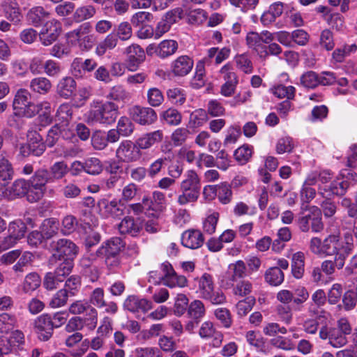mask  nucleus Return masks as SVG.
Returning a JSON list of instances; mask_svg holds the SVG:
<instances>
[{
	"label": "nucleus",
	"mask_w": 357,
	"mask_h": 357,
	"mask_svg": "<svg viewBox=\"0 0 357 357\" xmlns=\"http://www.w3.org/2000/svg\"><path fill=\"white\" fill-rule=\"evenodd\" d=\"M119 107L111 101H93L87 113L88 123L109 125L118 116Z\"/></svg>",
	"instance_id": "nucleus-1"
},
{
	"label": "nucleus",
	"mask_w": 357,
	"mask_h": 357,
	"mask_svg": "<svg viewBox=\"0 0 357 357\" xmlns=\"http://www.w3.org/2000/svg\"><path fill=\"white\" fill-rule=\"evenodd\" d=\"M201 180L195 170H189L180 185L181 194L178 197V203L185 205L197 201L201 192Z\"/></svg>",
	"instance_id": "nucleus-2"
},
{
	"label": "nucleus",
	"mask_w": 357,
	"mask_h": 357,
	"mask_svg": "<svg viewBox=\"0 0 357 357\" xmlns=\"http://www.w3.org/2000/svg\"><path fill=\"white\" fill-rule=\"evenodd\" d=\"M13 109L16 116L31 118L42 110V105L33 102L30 93L26 89H20L15 95Z\"/></svg>",
	"instance_id": "nucleus-3"
},
{
	"label": "nucleus",
	"mask_w": 357,
	"mask_h": 357,
	"mask_svg": "<svg viewBox=\"0 0 357 357\" xmlns=\"http://www.w3.org/2000/svg\"><path fill=\"white\" fill-rule=\"evenodd\" d=\"M29 182L33 190L29 192V202L32 203L42 199L46 190V184L52 183L48 169L45 168H39L34 172L33 175L29 179Z\"/></svg>",
	"instance_id": "nucleus-4"
},
{
	"label": "nucleus",
	"mask_w": 357,
	"mask_h": 357,
	"mask_svg": "<svg viewBox=\"0 0 357 357\" xmlns=\"http://www.w3.org/2000/svg\"><path fill=\"white\" fill-rule=\"evenodd\" d=\"M52 249V258L61 261L64 259L74 260L79 252L78 246L70 239L59 238L51 243Z\"/></svg>",
	"instance_id": "nucleus-5"
},
{
	"label": "nucleus",
	"mask_w": 357,
	"mask_h": 357,
	"mask_svg": "<svg viewBox=\"0 0 357 357\" xmlns=\"http://www.w3.org/2000/svg\"><path fill=\"white\" fill-rule=\"evenodd\" d=\"M69 312L74 315L83 314L82 318L86 319V326L93 330L97 326L98 311L85 300H78L70 305Z\"/></svg>",
	"instance_id": "nucleus-6"
},
{
	"label": "nucleus",
	"mask_w": 357,
	"mask_h": 357,
	"mask_svg": "<svg viewBox=\"0 0 357 357\" xmlns=\"http://www.w3.org/2000/svg\"><path fill=\"white\" fill-rule=\"evenodd\" d=\"M296 222L303 232H308L310 229L314 232H321L324 229L321 210L317 206L310 207L308 213L299 217Z\"/></svg>",
	"instance_id": "nucleus-7"
},
{
	"label": "nucleus",
	"mask_w": 357,
	"mask_h": 357,
	"mask_svg": "<svg viewBox=\"0 0 357 357\" xmlns=\"http://www.w3.org/2000/svg\"><path fill=\"white\" fill-rule=\"evenodd\" d=\"M160 269L162 275L159 277L160 281H162L163 284L170 288L176 286L183 287L187 284V279L183 275H178L174 270L172 264L165 261L160 265Z\"/></svg>",
	"instance_id": "nucleus-8"
},
{
	"label": "nucleus",
	"mask_w": 357,
	"mask_h": 357,
	"mask_svg": "<svg viewBox=\"0 0 357 357\" xmlns=\"http://www.w3.org/2000/svg\"><path fill=\"white\" fill-rule=\"evenodd\" d=\"M61 32V23L56 20H50L43 25L38 33L39 40L44 46H50L57 40Z\"/></svg>",
	"instance_id": "nucleus-9"
},
{
	"label": "nucleus",
	"mask_w": 357,
	"mask_h": 357,
	"mask_svg": "<svg viewBox=\"0 0 357 357\" xmlns=\"http://www.w3.org/2000/svg\"><path fill=\"white\" fill-rule=\"evenodd\" d=\"M116 156L125 162L138 160L141 157L139 148L130 140H123L116 151Z\"/></svg>",
	"instance_id": "nucleus-10"
},
{
	"label": "nucleus",
	"mask_w": 357,
	"mask_h": 357,
	"mask_svg": "<svg viewBox=\"0 0 357 357\" xmlns=\"http://www.w3.org/2000/svg\"><path fill=\"white\" fill-rule=\"evenodd\" d=\"M54 326L52 317L48 314H43L34 321V330L41 341H47L52 336Z\"/></svg>",
	"instance_id": "nucleus-11"
},
{
	"label": "nucleus",
	"mask_w": 357,
	"mask_h": 357,
	"mask_svg": "<svg viewBox=\"0 0 357 357\" xmlns=\"http://www.w3.org/2000/svg\"><path fill=\"white\" fill-rule=\"evenodd\" d=\"M319 335L321 340H328V343L335 348L343 347L347 343V336L334 328L322 326L319 330Z\"/></svg>",
	"instance_id": "nucleus-12"
},
{
	"label": "nucleus",
	"mask_w": 357,
	"mask_h": 357,
	"mask_svg": "<svg viewBox=\"0 0 357 357\" xmlns=\"http://www.w3.org/2000/svg\"><path fill=\"white\" fill-rule=\"evenodd\" d=\"M127 56L126 65L129 70L135 71L139 65L144 60V50L137 44H132L126 49Z\"/></svg>",
	"instance_id": "nucleus-13"
},
{
	"label": "nucleus",
	"mask_w": 357,
	"mask_h": 357,
	"mask_svg": "<svg viewBox=\"0 0 357 357\" xmlns=\"http://www.w3.org/2000/svg\"><path fill=\"white\" fill-rule=\"evenodd\" d=\"M133 120L140 125H151L157 119L155 110L151 107L135 106L132 109Z\"/></svg>",
	"instance_id": "nucleus-14"
},
{
	"label": "nucleus",
	"mask_w": 357,
	"mask_h": 357,
	"mask_svg": "<svg viewBox=\"0 0 357 357\" xmlns=\"http://www.w3.org/2000/svg\"><path fill=\"white\" fill-rule=\"evenodd\" d=\"M98 64L93 59H86L82 61L80 58H76L71 64V72L73 76L81 78L84 77L86 73L93 71Z\"/></svg>",
	"instance_id": "nucleus-15"
},
{
	"label": "nucleus",
	"mask_w": 357,
	"mask_h": 357,
	"mask_svg": "<svg viewBox=\"0 0 357 357\" xmlns=\"http://www.w3.org/2000/svg\"><path fill=\"white\" fill-rule=\"evenodd\" d=\"M98 206L100 211L104 210V212L107 216L119 218L124 214L126 206L121 202L111 201L106 199H102L98 201Z\"/></svg>",
	"instance_id": "nucleus-16"
},
{
	"label": "nucleus",
	"mask_w": 357,
	"mask_h": 357,
	"mask_svg": "<svg viewBox=\"0 0 357 357\" xmlns=\"http://www.w3.org/2000/svg\"><path fill=\"white\" fill-rule=\"evenodd\" d=\"M33 191L29 180L17 179L12 185L6 189V195L10 199L26 195L29 200V192Z\"/></svg>",
	"instance_id": "nucleus-17"
},
{
	"label": "nucleus",
	"mask_w": 357,
	"mask_h": 357,
	"mask_svg": "<svg viewBox=\"0 0 357 357\" xmlns=\"http://www.w3.org/2000/svg\"><path fill=\"white\" fill-rule=\"evenodd\" d=\"M340 246V236L338 234H330L323 240L322 255L335 257L342 255ZM343 255L345 257V254Z\"/></svg>",
	"instance_id": "nucleus-18"
},
{
	"label": "nucleus",
	"mask_w": 357,
	"mask_h": 357,
	"mask_svg": "<svg viewBox=\"0 0 357 357\" xmlns=\"http://www.w3.org/2000/svg\"><path fill=\"white\" fill-rule=\"evenodd\" d=\"M142 229L141 222L132 217L126 216L119 225V230L121 234H130L136 236Z\"/></svg>",
	"instance_id": "nucleus-19"
},
{
	"label": "nucleus",
	"mask_w": 357,
	"mask_h": 357,
	"mask_svg": "<svg viewBox=\"0 0 357 357\" xmlns=\"http://www.w3.org/2000/svg\"><path fill=\"white\" fill-rule=\"evenodd\" d=\"M181 241L185 247L197 249L203 245L204 237L198 230H187L183 234Z\"/></svg>",
	"instance_id": "nucleus-20"
},
{
	"label": "nucleus",
	"mask_w": 357,
	"mask_h": 357,
	"mask_svg": "<svg viewBox=\"0 0 357 357\" xmlns=\"http://www.w3.org/2000/svg\"><path fill=\"white\" fill-rule=\"evenodd\" d=\"M123 248V243L120 238H112L107 241L105 246H102L96 251V255L98 256L120 255Z\"/></svg>",
	"instance_id": "nucleus-21"
},
{
	"label": "nucleus",
	"mask_w": 357,
	"mask_h": 357,
	"mask_svg": "<svg viewBox=\"0 0 357 357\" xmlns=\"http://www.w3.org/2000/svg\"><path fill=\"white\" fill-rule=\"evenodd\" d=\"M194 63L188 56H181L172 64V72L176 76H185L192 70Z\"/></svg>",
	"instance_id": "nucleus-22"
},
{
	"label": "nucleus",
	"mask_w": 357,
	"mask_h": 357,
	"mask_svg": "<svg viewBox=\"0 0 357 357\" xmlns=\"http://www.w3.org/2000/svg\"><path fill=\"white\" fill-rule=\"evenodd\" d=\"M345 257L343 255H337L333 259L324 260L321 264L322 271L327 275L333 274L335 268L342 269L345 264Z\"/></svg>",
	"instance_id": "nucleus-23"
},
{
	"label": "nucleus",
	"mask_w": 357,
	"mask_h": 357,
	"mask_svg": "<svg viewBox=\"0 0 357 357\" xmlns=\"http://www.w3.org/2000/svg\"><path fill=\"white\" fill-rule=\"evenodd\" d=\"M199 335L202 338L213 337V344L215 347L220 346L222 335L220 332L217 331L213 327V323L210 321L204 322L199 330Z\"/></svg>",
	"instance_id": "nucleus-24"
},
{
	"label": "nucleus",
	"mask_w": 357,
	"mask_h": 357,
	"mask_svg": "<svg viewBox=\"0 0 357 357\" xmlns=\"http://www.w3.org/2000/svg\"><path fill=\"white\" fill-rule=\"evenodd\" d=\"M76 89V82L71 77L61 79L57 85V93L62 98H69Z\"/></svg>",
	"instance_id": "nucleus-25"
},
{
	"label": "nucleus",
	"mask_w": 357,
	"mask_h": 357,
	"mask_svg": "<svg viewBox=\"0 0 357 357\" xmlns=\"http://www.w3.org/2000/svg\"><path fill=\"white\" fill-rule=\"evenodd\" d=\"M123 306L128 310L133 312L139 310L147 311L151 308V303L146 299H139L135 296H130L124 301Z\"/></svg>",
	"instance_id": "nucleus-26"
},
{
	"label": "nucleus",
	"mask_w": 357,
	"mask_h": 357,
	"mask_svg": "<svg viewBox=\"0 0 357 357\" xmlns=\"http://www.w3.org/2000/svg\"><path fill=\"white\" fill-rule=\"evenodd\" d=\"M59 222L55 218H47L43 220L39 229L45 240L56 236L59 231Z\"/></svg>",
	"instance_id": "nucleus-27"
},
{
	"label": "nucleus",
	"mask_w": 357,
	"mask_h": 357,
	"mask_svg": "<svg viewBox=\"0 0 357 357\" xmlns=\"http://www.w3.org/2000/svg\"><path fill=\"white\" fill-rule=\"evenodd\" d=\"M305 272V255L302 252L294 253L291 259V273L296 279L303 277Z\"/></svg>",
	"instance_id": "nucleus-28"
},
{
	"label": "nucleus",
	"mask_w": 357,
	"mask_h": 357,
	"mask_svg": "<svg viewBox=\"0 0 357 357\" xmlns=\"http://www.w3.org/2000/svg\"><path fill=\"white\" fill-rule=\"evenodd\" d=\"M162 139V132L157 130L150 132L144 137L138 139L136 142L137 146L140 149H146L154 145L155 143L161 142Z\"/></svg>",
	"instance_id": "nucleus-29"
},
{
	"label": "nucleus",
	"mask_w": 357,
	"mask_h": 357,
	"mask_svg": "<svg viewBox=\"0 0 357 357\" xmlns=\"http://www.w3.org/2000/svg\"><path fill=\"white\" fill-rule=\"evenodd\" d=\"M151 203L152 208L149 210L148 215L158 218L165 204V195L161 192L155 191L153 193Z\"/></svg>",
	"instance_id": "nucleus-30"
},
{
	"label": "nucleus",
	"mask_w": 357,
	"mask_h": 357,
	"mask_svg": "<svg viewBox=\"0 0 357 357\" xmlns=\"http://www.w3.org/2000/svg\"><path fill=\"white\" fill-rule=\"evenodd\" d=\"M68 172V167L64 161L54 162L48 169L52 182L63 178Z\"/></svg>",
	"instance_id": "nucleus-31"
},
{
	"label": "nucleus",
	"mask_w": 357,
	"mask_h": 357,
	"mask_svg": "<svg viewBox=\"0 0 357 357\" xmlns=\"http://www.w3.org/2000/svg\"><path fill=\"white\" fill-rule=\"evenodd\" d=\"M49 16V13L42 6H36L27 13L28 20L35 26H39Z\"/></svg>",
	"instance_id": "nucleus-32"
},
{
	"label": "nucleus",
	"mask_w": 357,
	"mask_h": 357,
	"mask_svg": "<svg viewBox=\"0 0 357 357\" xmlns=\"http://www.w3.org/2000/svg\"><path fill=\"white\" fill-rule=\"evenodd\" d=\"M118 38L114 33L108 34L102 41L97 45L96 53L98 56H102L107 50L114 49L118 43Z\"/></svg>",
	"instance_id": "nucleus-33"
},
{
	"label": "nucleus",
	"mask_w": 357,
	"mask_h": 357,
	"mask_svg": "<svg viewBox=\"0 0 357 357\" xmlns=\"http://www.w3.org/2000/svg\"><path fill=\"white\" fill-rule=\"evenodd\" d=\"M13 169L11 163L4 157L0 158V185H6L13 176Z\"/></svg>",
	"instance_id": "nucleus-34"
},
{
	"label": "nucleus",
	"mask_w": 357,
	"mask_h": 357,
	"mask_svg": "<svg viewBox=\"0 0 357 357\" xmlns=\"http://www.w3.org/2000/svg\"><path fill=\"white\" fill-rule=\"evenodd\" d=\"M96 13V10L93 6H84L75 10L73 18L75 22L79 23L93 17Z\"/></svg>",
	"instance_id": "nucleus-35"
},
{
	"label": "nucleus",
	"mask_w": 357,
	"mask_h": 357,
	"mask_svg": "<svg viewBox=\"0 0 357 357\" xmlns=\"http://www.w3.org/2000/svg\"><path fill=\"white\" fill-rule=\"evenodd\" d=\"M284 278V273L278 267L270 268L265 273L266 281L273 286H278L282 284Z\"/></svg>",
	"instance_id": "nucleus-36"
},
{
	"label": "nucleus",
	"mask_w": 357,
	"mask_h": 357,
	"mask_svg": "<svg viewBox=\"0 0 357 357\" xmlns=\"http://www.w3.org/2000/svg\"><path fill=\"white\" fill-rule=\"evenodd\" d=\"M178 48V43L173 40H165L158 45V56L161 58L173 54Z\"/></svg>",
	"instance_id": "nucleus-37"
},
{
	"label": "nucleus",
	"mask_w": 357,
	"mask_h": 357,
	"mask_svg": "<svg viewBox=\"0 0 357 357\" xmlns=\"http://www.w3.org/2000/svg\"><path fill=\"white\" fill-rule=\"evenodd\" d=\"M30 87L35 92L46 93L52 88V84L47 78L40 77L31 80Z\"/></svg>",
	"instance_id": "nucleus-38"
},
{
	"label": "nucleus",
	"mask_w": 357,
	"mask_h": 357,
	"mask_svg": "<svg viewBox=\"0 0 357 357\" xmlns=\"http://www.w3.org/2000/svg\"><path fill=\"white\" fill-rule=\"evenodd\" d=\"M16 322L17 320L14 315L6 312L0 314V332L7 333L13 329Z\"/></svg>",
	"instance_id": "nucleus-39"
},
{
	"label": "nucleus",
	"mask_w": 357,
	"mask_h": 357,
	"mask_svg": "<svg viewBox=\"0 0 357 357\" xmlns=\"http://www.w3.org/2000/svg\"><path fill=\"white\" fill-rule=\"evenodd\" d=\"M91 142L94 149L98 151L105 149L107 146L106 132L101 130H96L91 135Z\"/></svg>",
	"instance_id": "nucleus-40"
},
{
	"label": "nucleus",
	"mask_w": 357,
	"mask_h": 357,
	"mask_svg": "<svg viewBox=\"0 0 357 357\" xmlns=\"http://www.w3.org/2000/svg\"><path fill=\"white\" fill-rule=\"evenodd\" d=\"M85 172L91 175L99 174L102 171L101 161L94 157L87 158L84 162Z\"/></svg>",
	"instance_id": "nucleus-41"
},
{
	"label": "nucleus",
	"mask_w": 357,
	"mask_h": 357,
	"mask_svg": "<svg viewBox=\"0 0 357 357\" xmlns=\"http://www.w3.org/2000/svg\"><path fill=\"white\" fill-rule=\"evenodd\" d=\"M199 288L202 296H208L213 290V282L212 276L208 273H204L198 279Z\"/></svg>",
	"instance_id": "nucleus-42"
},
{
	"label": "nucleus",
	"mask_w": 357,
	"mask_h": 357,
	"mask_svg": "<svg viewBox=\"0 0 357 357\" xmlns=\"http://www.w3.org/2000/svg\"><path fill=\"white\" fill-rule=\"evenodd\" d=\"M69 296L67 289H61L54 295L49 305L52 308L62 307L66 304Z\"/></svg>",
	"instance_id": "nucleus-43"
},
{
	"label": "nucleus",
	"mask_w": 357,
	"mask_h": 357,
	"mask_svg": "<svg viewBox=\"0 0 357 357\" xmlns=\"http://www.w3.org/2000/svg\"><path fill=\"white\" fill-rule=\"evenodd\" d=\"M164 121L170 126H178L182 119L181 114L174 108H169L162 114Z\"/></svg>",
	"instance_id": "nucleus-44"
},
{
	"label": "nucleus",
	"mask_w": 357,
	"mask_h": 357,
	"mask_svg": "<svg viewBox=\"0 0 357 357\" xmlns=\"http://www.w3.org/2000/svg\"><path fill=\"white\" fill-rule=\"evenodd\" d=\"M208 121V114L206 110L199 109L195 110L190 116L189 124L192 127H199Z\"/></svg>",
	"instance_id": "nucleus-45"
},
{
	"label": "nucleus",
	"mask_w": 357,
	"mask_h": 357,
	"mask_svg": "<svg viewBox=\"0 0 357 357\" xmlns=\"http://www.w3.org/2000/svg\"><path fill=\"white\" fill-rule=\"evenodd\" d=\"M164 100L162 91L155 87L151 88L147 91V101L152 107H159Z\"/></svg>",
	"instance_id": "nucleus-46"
},
{
	"label": "nucleus",
	"mask_w": 357,
	"mask_h": 357,
	"mask_svg": "<svg viewBox=\"0 0 357 357\" xmlns=\"http://www.w3.org/2000/svg\"><path fill=\"white\" fill-rule=\"evenodd\" d=\"M255 304V298L253 296H248L240 301L236 304L237 313L240 317L245 316Z\"/></svg>",
	"instance_id": "nucleus-47"
},
{
	"label": "nucleus",
	"mask_w": 357,
	"mask_h": 357,
	"mask_svg": "<svg viewBox=\"0 0 357 357\" xmlns=\"http://www.w3.org/2000/svg\"><path fill=\"white\" fill-rule=\"evenodd\" d=\"M86 326V319L79 316L70 318L66 325L65 330L68 333L77 332L81 331L84 326Z\"/></svg>",
	"instance_id": "nucleus-48"
},
{
	"label": "nucleus",
	"mask_w": 357,
	"mask_h": 357,
	"mask_svg": "<svg viewBox=\"0 0 357 357\" xmlns=\"http://www.w3.org/2000/svg\"><path fill=\"white\" fill-rule=\"evenodd\" d=\"M188 314L193 319H199L205 313L204 305L200 301L196 300L192 302L188 307Z\"/></svg>",
	"instance_id": "nucleus-49"
},
{
	"label": "nucleus",
	"mask_w": 357,
	"mask_h": 357,
	"mask_svg": "<svg viewBox=\"0 0 357 357\" xmlns=\"http://www.w3.org/2000/svg\"><path fill=\"white\" fill-rule=\"evenodd\" d=\"M105 293L102 288H96L89 296V304L96 306L98 308H102L105 305V301L104 298Z\"/></svg>",
	"instance_id": "nucleus-50"
},
{
	"label": "nucleus",
	"mask_w": 357,
	"mask_h": 357,
	"mask_svg": "<svg viewBox=\"0 0 357 357\" xmlns=\"http://www.w3.org/2000/svg\"><path fill=\"white\" fill-rule=\"evenodd\" d=\"M349 187V183L347 181H340L339 179L335 180L331 182L329 185V191L331 192L333 195L337 196H342L344 195L347 190Z\"/></svg>",
	"instance_id": "nucleus-51"
},
{
	"label": "nucleus",
	"mask_w": 357,
	"mask_h": 357,
	"mask_svg": "<svg viewBox=\"0 0 357 357\" xmlns=\"http://www.w3.org/2000/svg\"><path fill=\"white\" fill-rule=\"evenodd\" d=\"M116 130L123 137L130 135L134 130V125L127 117H121L118 122Z\"/></svg>",
	"instance_id": "nucleus-52"
},
{
	"label": "nucleus",
	"mask_w": 357,
	"mask_h": 357,
	"mask_svg": "<svg viewBox=\"0 0 357 357\" xmlns=\"http://www.w3.org/2000/svg\"><path fill=\"white\" fill-rule=\"evenodd\" d=\"M167 98L174 104L182 105L185 101V94L179 88H172L167 91Z\"/></svg>",
	"instance_id": "nucleus-53"
},
{
	"label": "nucleus",
	"mask_w": 357,
	"mask_h": 357,
	"mask_svg": "<svg viewBox=\"0 0 357 357\" xmlns=\"http://www.w3.org/2000/svg\"><path fill=\"white\" fill-rule=\"evenodd\" d=\"M41 283L38 274L31 273L28 274L24 279V289L25 291H30L36 289Z\"/></svg>",
	"instance_id": "nucleus-54"
},
{
	"label": "nucleus",
	"mask_w": 357,
	"mask_h": 357,
	"mask_svg": "<svg viewBox=\"0 0 357 357\" xmlns=\"http://www.w3.org/2000/svg\"><path fill=\"white\" fill-rule=\"evenodd\" d=\"M26 231V226L22 220H15L9 224L8 232L20 239Z\"/></svg>",
	"instance_id": "nucleus-55"
},
{
	"label": "nucleus",
	"mask_w": 357,
	"mask_h": 357,
	"mask_svg": "<svg viewBox=\"0 0 357 357\" xmlns=\"http://www.w3.org/2000/svg\"><path fill=\"white\" fill-rule=\"evenodd\" d=\"M217 195L222 204H227L229 203L232 195L230 185L226 183L218 185Z\"/></svg>",
	"instance_id": "nucleus-56"
},
{
	"label": "nucleus",
	"mask_w": 357,
	"mask_h": 357,
	"mask_svg": "<svg viewBox=\"0 0 357 357\" xmlns=\"http://www.w3.org/2000/svg\"><path fill=\"white\" fill-rule=\"evenodd\" d=\"M73 261L74 260L63 259L53 273L55 274L57 278L68 275L73 268Z\"/></svg>",
	"instance_id": "nucleus-57"
},
{
	"label": "nucleus",
	"mask_w": 357,
	"mask_h": 357,
	"mask_svg": "<svg viewBox=\"0 0 357 357\" xmlns=\"http://www.w3.org/2000/svg\"><path fill=\"white\" fill-rule=\"evenodd\" d=\"M301 82L306 88H315L319 85V76L315 72L308 71L301 76Z\"/></svg>",
	"instance_id": "nucleus-58"
},
{
	"label": "nucleus",
	"mask_w": 357,
	"mask_h": 357,
	"mask_svg": "<svg viewBox=\"0 0 357 357\" xmlns=\"http://www.w3.org/2000/svg\"><path fill=\"white\" fill-rule=\"evenodd\" d=\"M189 135L190 131L188 129L179 128L173 132L171 139L175 146H181L186 141Z\"/></svg>",
	"instance_id": "nucleus-59"
},
{
	"label": "nucleus",
	"mask_w": 357,
	"mask_h": 357,
	"mask_svg": "<svg viewBox=\"0 0 357 357\" xmlns=\"http://www.w3.org/2000/svg\"><path fill=\"white\" fill-rule=\"evenodd\" d=\"M152 20V14L149 12L140 11L132 15L131 18V23L135 26H140L145 25V23L151 22Z\"/></svg>",
	"instance_id": "nucleus-60"
},
{
	"label": "nucleus",
	"mask_w": 357,
	"mask_h": 357,
	"mask_svg": "<svg viewBox=\"0 0 357 357\" xmlns=\"http://www.w3.org/2000/svg\"><path fill=\"white\" fill-rule=\"evenodd\" d=\"M32 254L31 252H24L21 257H19L20 259L16 264H15L13 267L14 271L19 275L21 273L24 272L25 268L27 266L28 264H29L32 260Z\"/></svg>",
	"instance_id": "nucleus-61"
},
{
	"label": "nucleus",
	"mask_w": 357,
	"mask_h": 357,
	"mask_svg": "<svg viewBox=\"0 0 357 357\" xmlns=\"http://www.w3.org/2000/svg\"><path fill=\"white\" fill-rule=\"evenodd\" d=\"M61 133V128L57 124L52 126L47 132L45 142V145L49 147L54 146L59 140Z\"/></svg>",
	"instance_id": "nucleus-62"
},
{
	"label": "nucleus",
	"mask_w": 357,
	"mask_h": 357,
	"mask_svg": "<svg viewBox=\"0 0 357 357\" xmlns=\"http://www.w3.org/2000/svg\"><path fill=\"white\" fill-rule=\"evenodd\" d=\"M116 31V33L115 34L121 40H128L132 36V27L130 24L128 22H121L118 25Z\"/></svg>",
	"instance_id": "nucleus-63"
},
{
	"label": "nucleus",
	"mask_w": 357,
	"mask_h": 357,
	"mask_svg": "<svg viewBox=\"0 0 357 357\" xmlns=\"http://www.w3.org/2000/svg\"><path fill=\"white\" fill-rule=\"evenodd\" d=\"M73 109L69 104H62L59 107L56 116L59 120L66 123L67 125L68 121L72 119Z\"/></svg>",
	"instance_id": "nucleus-64"
}]
</instances>
